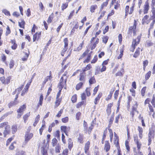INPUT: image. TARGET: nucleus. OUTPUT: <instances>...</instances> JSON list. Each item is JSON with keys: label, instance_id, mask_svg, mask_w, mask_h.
Wrapping results in <instances>:
<instances>
[{"label": "nucleus", "instance_id": "obj_1", "mask_svg": "<svg viewBox=\"0 0 155 155\" xmlns=\"http://www.w3.org/2000/svg\"><path fill=\"white\" fill-rule=\"evenodd\" d=\"M66 73V72H65L63 76L61 77L60 79L59 84L58 86V87H59V90L57 95L56 98H59L61 94V90L66 84L67 78Z\"/></svg>", "mask_w": 155, "mask_h": 155}, {"label": "nucleus", "instance_id": "obj_2", "mask_svg": "<svg viewBox=\"0 0 155 155\" xmlns=\"http://www.w3.org/2000/svg\"><path fill=\"white\" fill-rule=\"evenodd\" d=\"M3 127H5V129L4 130L3 134L4 137H5L10 133V126L8 124V122H5L0 124V130H2Z\"/></svg>", "mask_w": 155, "mask_h": 155}, {"label": "nucleus", "instance_id": "obj_3", "mask_svg": "<svg viewBox=\"0 0 155 155\" xmlns=\"http://www.w3.org/2000/svg\"><path fill=\"white\" fill-rule=\"evenodd\" d=\"M141 36H139L135 39H134L132 43L131 48L130 49V51L132 52H134L135 47L138 45L140 41Z\"/></svg>", "mask_w": 155, "mask_h": 155}, {"label": "nucleus", "instance_id": "obj_4", "mask_svg": "<svg viewBox=\"0 0 155 155\" xmlns=\"http://www.w3.org/2000/svg\"><path fill=\"white\" fill-rule=\"evenodd\" d=\"M33 136V134L32 133L27 132L25 134V142L27 143Z\"/></svg>", "mask_w": 155, "mask_h": 155}, {"label": "nucleus", "instance_id": "obj_5", "mask_svg": "<svg viewBox=\"0 0 155 155\" xmlns=\"http://www.w3.org/2000/svg\"><path fill=\"white\" fill-rule=\"evenodd\" d=\"M137 25L136 21V20L134 21V23L132 26L130 27L129 28V32L132 33L133 31V32L134 35H135L136 34V31H135Z\"/></svg>", "mask_w": 155, "mask_h": 155}, {"label": "nucleus", "instance_id": "obj_6", "mask_svg": "<svg viewBox=\"0 0 155 155\" xmlns=\"http://www.w3.org/2000/svg\"><path fill=\"white\" fill-rule=\"evenodd\" d=\"M150 20H153V24L155 23V8L153 7L151 11V12L150 14Z\"/></svg>", "mask_w": 155, "mask_h": 155}, {"label": "nucleus", "instance_id": "obj_7", "mask_svg": "<svg viewBox=\"0 0 155 155\" xmlns=\"http://www.w3.org/2000/svg\"><path fill=\"white\" fill-rule=\"evenodd\" d=\"M150 7L148 2H146L144 5L143 12L144 14H146L148 13L149 9Z\"/></svg>", "mask_w": 155, "mask_h": 155}, {"label": "nucleus", "instance_id": "obj_8", "mask_svg": "<svg viewBox=\"0 0 155 155\" xmlns=\"http://www.w3.org/2000/svg\"><path fill=\"white\" fill-rule=\"evenodd\" d=\"M150 18L149 19V16L148 15H145L142 19V24L147 23L148 24L150 22Z\"/></svg>", "mask_w": 155, "mask_h": 155}, {"label": "nucleus", "instance_id": "obj_9", "mask_svg": "<svg viewBox=\"0 0 155 155\" xmlns=\"http://www.w3.org/2000/svg\"><path fill=\"white\" fill-rule=\"evenodd\" d=\"M79 80L81 81V82H83L84 83L85 80V73L84 72H82L79 75Z\"/></svg>", "mask_w": 155, "mask_h": 155}, {"label": "nucleus", "instance_id": "obj_10", "mask_svg": "<svg viewBox=\"0 0 155 155\" xmlns=\"http://www.w3.org/2000/svg\"><path fill=\"white\" fill-rule=\"evenodd\" d=\"M64 46L63 49V51L66 52L68 49V40L67 38H65L64 39Z\"/></svg>", "mask_w": 155, "mask_h": 155}, {"label": "nucleus", "instance_id": "obj_11", "mask_svg": "<svg viewBox=\"0 0 155 155\" xmlns=\"http://www.w3.org/2000/svg\"><path fill=\"white\" fill-rule=\"evenodd\" d=\"M134 141L137 145V147L138 150H140L141 146L140 142H139L137 136L134 137Z\"/></svg>", "mask_w": 155, "mask_h": 155}, {"label": "nucleus", "instance_id": "obj_12", "mask_svg": "<svg viewBox=\"0 0 155 155\" xmlns=\"http://www.w3.org/2000/svg\"><path fill=\"white\" fill-rule=\"evenodd\" d=\"M61 130L64 133L68 132L70 130V127L65 126H62L61 127Z\"/></svg>", "mask_w": 155, "mask_h": 155}, {"label": "nucleus", "instance_id": "obj_13", "mask_svg": "<svg viewBox=\"0 0 155 155\" xmlns=\"http://www.w3.org/2000/svg\"><path fill=\"white\" fill-rule=\"evenodd\" d=\"M90 142L89 141H87L85 144L84 150V152L86 154L87 153V151L89 150L90 147Z\"/></svg>", "mask_w": 155, "mask_h": 155}, {"label": "nucleus", "instance_id": "obj_14", "mask_svg": "<svg viewBox=\"0 0 155 155\" xmlns=\"http://www.w3.org/2000/svg\"><path fill=\"white\" fill-rule=\"evenodd\" d=\"M153 138V136L152 135L151 132L150 131L148 134V145H149L151 143V139Z\"/></svg>", "mask_w": 155, "mask_h": 155}, {"label": "nucleus", "instance_id": "obj_15", "mask_svg": "<svg viewBox=\"0 0 155 155\" xmlns=\"http://www.w3.org/2000/svg\"><path fill=\"white\" fill-rule=\"evenodd\" d=\"M114 144L116 147H118V138L116 134L114 133Z\"/></svg>", "mask_w": 155, "mask_h": 155}, {"label": "nucleus", "instance_id": "obj_16", "mask_svg": "<svg viewBox=\"0 0 155 155\" xmlns=\"http://www.w3.org/2000/svg\"><path fill=\"white\" fill-rule=\"evenodd\" d=\"M137 130L139 132V136L140 138L141 139L143 137V129L142 128L140 127H138Z\"/></svg>", "mask_w": 155, "mask_h": 155}, {"label": "nucleus", "instance_id": "obj_17", "mask_svg": "<svg viewBox=\"0 0 155 155\" xmlns=\"http://www.w3.org/2000/svg\"><path fill=\"white\" fill-rule=\"evenodd\" d=\"M102 96V93H100L99 94L97 95V96L95 99L94 101V103L95 104H97L100 98Z\"/></svg>", "mask_w": 155, "mask_h": 155}, {"label": "nucleus", "instance_id": "obj_18", "mask_svg": "<svg viewBox=\"0 0 155 155\" xmlns=\"http://www.w3.org/2000/svg\"><path fill=\"white\" fill-rule=\"evenodd\" d=\"M25 22L24 20L22 19H21L20 21L18 22V25L21 28H25Z\"/></svg>", "mask_w": 155, "mask_h": 155}, {"label": "nucleus", "instance_id": "obj_19", "mask_svg": "<svg viewBox=\"0 0 155 155\" xmlns=\"http://www.w3.org/2000/svg\"><path fill=\"white\" fill-rule=\"evenodd\" d=\"M149 107L150 110L149 114L150 115H152L153 117L154 118V113L153 111V107L150 104L149 105Z\"/></svg>", "mask_w": 155, "mask_h": 155}, {"label": "nucleus", "instance_id": "obj_20", "mask_svg": "<svg viewBox=\"0 0 155 155\" xmlns=\"http://www.w3.org/2000/svg\"><path fill=\"white\" fill-rule=\"evenodd\" d=\"M97 8V6L96 5H93L91 6L90 11L91 13L94 12L95 10Z\"/></svg>", "mask_w": 155, "mask_h": 155}, {"label": "nucleus", "instance_id": "obj_21", "mask_svg": "<svg viewBox=\"0 0 155 155\" xmlns=\"http://www.w3.org/2000/svg\"><path fill=\"white\" fill-rule=\"evenodd\" d=\"M26 108V106L25 104L21 106L20 107L18 110L17 112L18 113H21L23 112L24 109Z\"/></svg>", "mask_w": 155, "mask_h": 155}, {"label": "nucleus", "instance_id": "obj_22", "mask_svg": "<svg viewBox=\"0 0 155 155\" xmlns=\"http://www.w3.org/2000/svg\"><path fill=\"white\" fill-rule=\"evenodd\" d=\"M110 148V146L109 143L106 142L105 143L104 149L106 152L108 151Z\"/></svg>", "mask_w": 155, "mask_h": 155}, {"label": "nucleus", "instance_id": "obj_23", "mask_svg": "<svg viewBox=\"0 0 155 155\" xmlns=\"http://www.w3.org/2000/svg\"><path fill=\"white\" fill-rule=\"evenodd\" d=\"M92 66L90 64H88L83 69V72L85 73L86 71L90 70Z\"/></svg>", "mask_w": 155, "mask_h": 155}, {"label": "nucleus", "instance_id": "obj_24", "mask_svg": "<svg viewBox=\"0 0 155 155\" xmlns=\"http://www.w3.org/2000/svg\"><path fill=\"white\" fill-rule=\"evenodd\" d=\"M84 41H83L80 44L78 48H75L74 49V50L75 51H80V50H81V49L82 48V46L84 45Z\"/></svg>", "mask_w": 155, "mask_h": 155}, {"label": "nucleus", "instance_id": "obj_25", "mask_svg": "<svg viewBox=\"0 0 155 155\" xmlns=\"http://www.w3.org/2000/svg\"><path fill=\"white\" fill-rule=\"evenodd\" d=\"M40 119V116L38 114L36 117L34 122L33 124V125L34 127L36 126L37 124L38 123Z\"/></svg>", "mask_w": 155, "mask_h": 155}, {"label": "nucleus", "instance_id": "obj_26", "mask_svg": "<svg viewBox=\"0 0 155 155\" xmlns=\"http://www.w3.org/2000/svg\"><path fill=\"white\" fill-rule=\"evenodd\" d=\"M133 106L132 110L133 111H136L137 107V103L136 101H134L133 102Z\"/></svg>", "mask_w": 155, "mask_h": 155}, {"label": "nucleus", "instance_id": "obj_27", "mask_svg": "<svg viewBox=\"0 0 155 155\" xmlns=\"http://www.w3.org/2000/svg\"><path fill=\"white\" fill-rule=\"evenodd\" d=\"M43 100V96L42 94L41 95L40 97L39 102L38 104V107H39V105L41 106L42 104V102Z\"/></svg>", "mask_w": 155, "mask_h": 155}, {"label": "nucleus", "instance_id": "obj_28", "mask_svg": "<svg viewBox=\"0 0 155 155\" xmlns=\"http://www.w3.org/2000/svg\"><path fill=\"white\" fill-rule=\"evenodd\" d=\"M140 48H138L136 50L134 54V57L135 58H137L140 54Z\"/></svg>", "mask_w": 155, "mask_h": 155}, {"label": "nucleus", "instance_id": "obj_29", "mask_svg": "<svg viewBox=\"0 0 155 155\" xmlns=\"http://www.w3.org/2000/svg\"><path fill=\"white\" fill-rule=\"evenodd\" d=\"M30 112L27 113L23 117V119L24 120V122L25 123H26V121L28 120V117L30 115Z\"/></svg>", "mask_w": 155, "mask_h": 155}, {"label": "nucleus", "instance_id": "obj_30", "mask_svg": "<svg viewBox=\"0 0 155 155\" xmlns=\"http://www.w3.org/2000/svg\"><path fill=\"white\" fill-rule=\"evenodd\" d=\"M83 84V82H80L78 84L76 87V89L77 90H79L82 87V85Z\"/></svg>", "mask_w": 155, "mask_h": 155}, {"label": "nucleus", "instance_id": "obj_31", "mask_svg": "<svg viewBox=\"0 0 155 155\" xmlns=\"http://www.w3.org/2000/svg\"><path fill=\"white\" fill-rule=\"evenodd\" d=\"M42 148L41 151L42 155H48L47 149L44 148V147Z\"/></svg>", "mask_w": 155, "mask_h": 155}, {"label": "nucleus", "instance_id": "obj_32", "mask_svg": "<svg viewBox=\"0 0 155 155\" xmlns=\"http://www.w3.org/2000/svg\"><path fill=\"white\" fill-rule=\"evenodd\" d=\"M25 54L24 57L22 58V60L23 61H27L29 56V54L26 52H24Z\"/></svg>", "mask_w": 155, "mask_h": 155}, {"label": "nucleus", "instance_id": "obj_33", "mask_svg": "<svg viewBox=\"0 0 155 155\" xmlns=\"http://www.w3.org/2000/svg\"><path fill=\"white\" fill-rule=\"evenodd\" d=\"M68 148L70 149L73 146V142L71 139H69L68 140Z\"/></svg>", "mask_w": 155, "mask_h": 155}, {"label": "nucleus", "instance_id": "obj_34", "mask_svg": "<svg viewBox=\"0 0 155 155\" xmlns=\"http://www.w3.org/2000/svg\"><path fill=\"white\" fill-rule=\"evenodd\" d=\"M77 100V96L75 94L73 96L71 97V100L73 103L76 102Z\"/></svg>", "mask_w": 155, "mask_h": 155}, {"label": "nucleus", "instance_id": "obj_35", "mask_svg": "<svg viewBox=\"0 0 155 155\" xmlns=\"http://www.w3.org/2000/svg\"><path fill=\"white\" fill-rule=\"evenodd\" d=\"M108 3V1L107 0L105 2H104L103 4L101 5V10H102L103 9L104 7H106L107 6Z\"/></svg>", "mask_w": 155, "mask_h": 155}, {"label": "nucleus", "instance_id": "obj_36", "mask_svg": "<svg viewBox=\"0 0 155 155\" xmlns=\"http://www.w3.org/2000/svg\"><path fill=\"white\" fill-rule=\"evenodd\" d=\"M83 125L84 127V130L85 131V132H87V123L85 121H84V124Z\"/></svg>", "mask_w": 155, "mask_h": 155}, {"label": "nucleus", "instance_id": "obj_37", "mask_svg": "<svg viewBox=\"0 0 155 155\" xmlns=\"http://www.w3.org/2000/svg\"><path fill=\"white\" fill-rule=\"evenodd\" d=\"M12 132L13 134H14L15 133V132L17 130V127L16 125H13L12 127Z\"/></svg>", "mask_w": 155, "mask_h": 155}, {"label": "nucleus", "instance_id": "obj_38", "mask_svg": "<svg viewBox=\"0 0 155 155\" xmlns=\"http://www.w3.org/2000/svg\"><path fill=\"white\" fill-rule=\"evenodd\" d=\"M151 73V71H149L146 74L145 76V79L146 80H148L150 76Z\"/></svg>", "mask_w": 155, "mask_h": 155}, {"label": "nucleus", "instance_id": "obj_39", "mask_svg": "<svg viewBox=\"0 0 155 155\" xmlns=\"http://www.w3.org/2000/svg\"><path fill=\"white\" fill-rule=\"evenodd\" d=\"M99 39L97 38L96 39V41L95 42V43L93 44V45L92 46L91 48V50H92L94 49L96 47V45L99 42Z\"/></svg>", "mask_w": 155, "mask_h": 155}, {"label": "nucleus", "instance_id": "obj_40", "mask_svg": "<svg viewBox=\"0 0 155 155\" xmlns=\"http://www.w3.org/2000/svg\"><path fill=\"white\" fill-rule=\"evenodd\" d=\"M45 124L44 123L42 124L41 127L39 129V133L40 135H41L42 134V132L43 131V130L45 128Z\"/></svg>", "mask_w": 155, "mask_h": 155}, {"label": "nucleus", "instance_id": "obj_41", "mask_svg": "<svg viewBox=\"0 0 155 155\" xmlns=\"http://www.w3.org/2000/svg\"><path fill=\"white\" fill-rule=\"evenodd\" d=\"M58 142V140L55 138H53L52 140V144L53 147L55 146Z\"/></svg>", "mask_w": 155, "mask_h": 155}, {"label": "nucleus", "instance_id": "obj_42", "mask_svg": "<svg viewBox=\"0 0 155 155\" xmlns=\"http://www.w3.org/2000/svg\"><path fill=\"white\" fill-rule=\"evenodd\" d=\"M61 147L59 145H57L55 148V151L56 153H59L60 152Z\"/></svg>", "mask_w": 155, "mask_h": 155}, {"label": "nucleus", "instance_id": "obj_43", "mask_svg": "<svg viewBox=\"0 0 155 155\" xmlns=\"http://www.w3.org/2000/svg\"><path fill=\"white\" fill-rule=\"evenodd\" d=\"M108 39V37L107 36H104L102 38V41L103 42L106 44Z\"/></svg>", "mask_w": 155, "mask_h": 155}, {"label": "nucleus", "instance_id": "obj_44", "mask_svg": "<svg viewBox=\"0 0 155 155\" xmlns=\"http://www.w3.org/2000/svg\"><path fill=\"white\" fill-rule=\"evenodd\" d=\"M68 6V2H66L65 3H63L62 4L61 6V9L62 11H63L64 9L66 8Z\"/></svg>", "mask_w": 155, "mask_h": 155}, {"label": "nucleus", "instance_id": "obj_45", "mask_svg": "<svg viewBox=\"0 0 155 155\" xmlns=\"http://www.w3.org/2000/svg\"><path fill=\"white\" fill-rule=\"evenodd\" d=\"M95 82L94 78L93 77L91 78L89 80V82L90 84H92Z\"/></svg>", "mask_w": 155, "mask_h": 155}, {"label": "nucleus", "instance_id": "obj_46", "mask_svg": "<svg viewBox=\"0 0 155 155\" xmlns=\"http://www.w3.org/2000/svg\"><path fill=\"white\" fill-rule=\"evenodd\" d=\"M93 122L92 123H91V126L89 127L88 129V133L89 134H90L92 130L94 128V125L93 124Z\"/></svg>", "mask_w": 155, "mask_h": 155}, {"label": "nucleus", "instance_id": "obj_47", "mask_svg": "<svg viewBox=\"0 0 155 155\" xmlns=\"http://www.w3.org/2000/svg\"><path fill=\"white\" fill-rule=\"evenodd\" d=\"M109 132L110 134V141L111 142H112V139H113V132L112 130L110 129H109Z\"/></svg>", "mask_w": 155, "mask_h": 155}, {"label": "nucleus", "instance_id": "obj_48", "mask_svg": "<svg viewBox=\"0 0 155 155\" xmlns=\"http://www.w3.org/2000/svg\"><path fill=\"white\" fill-rule=\"evenodd\" d=\"M61 99L59 98H56V101L55 102L56 105L57 107L60 104L61 102Z\"/></svg>", "mask_w": 155, "mask_h": 155}, {"label": "nucleus", "instance_id": "obj_49", "mask_svg": "<svg viewBox=\"0 0 155 155\" xmlns=\"http://www.w3.org/2000/svg\"><path fill=\"white\" fill-rule=\"evenodd\" d=\"M2 12L4 13V14L7 15H10V14L9 11H8L7 10L5 9H3L2 10Z\"/></svg>", "mask_w": 155, "mask_h": 155}, {"label": "nucleus", "instance_id": "obj_50", "mask_svg": "<svg viewBox=\"0 0 155 155\" xmlns=\"http://www.w3.org/2000/svg\"><path fill=\"white\" fill-rule=\"evenodd\" d=\"M84 101H81L78 103L76 105L77 108H79L82 105L84 104Z\"/></svg>", "mask_w": 155, "mask_h": 155}, {"label": "nucleus", "instance_id": "obj_51", "mask_svg": "<svg viewBox=\"0 0 155 155\" xmlns=\"http://www.w3.org/2000/svg\"><path fill=\"white\" fill-rule=\"evenodd\" d=\"M0 80L1 81L3 84H8V81L7 82L5 80V78L4 77L0 78Z\"/></svg>", "mask_w": 155, "mask_h": 155}, {"label": "nucleus", "instance_id": "obj_52", "mask_svg": "<svg viewBox=\"0 0 155 155\" xmlns=\"http://www.w3.org/2000/svg\"><path fill=\"white\" fill-rule=\"evenodd\" d=\"M146 87H143L141 91V94L143 96L144 95L145 93L146 92Z\"/></svg>", "mask_w": 155, "mask_h": 155}, {"label": "nucleus", "instance_id": "obj_53", "mask_svg": "<svg viewBox=\"0 0 155 155\" xmlns=\"http://www.w3.org/2000/svg\"><path fill=\"white\" fill-rule=\"evenodd\" d=\"M39 38L38 37V33H36L35 35H33V40L34 41H35V40L37 39H39Z\"/></svg>", "mask_w": 155, "mask_h": 155}, {"label": "nucleus", "instance_id": "obj_54", "mask_svg": "<svg viewBox=\"0 0 155 155\" xmlns=\"http://www.w3.org/2000/svg\"><path fill=\"white\" fill-rule=\"evenodd\" d=\"M97 55H95L94 56L93 59L91 61V63H94L97 61Z\"/></svg>", "mask_w": 155, "mask_h": 155}, {"label": "nucleus", "instance_id": "obj_55", "mask_svg": "<svg viewBox=\"0 0 155 155\" xmlns=\"http://www.w3.org/2000/svg\"><path fill=\"white\" fill-rule=\"evenodd\" d=\"M68 121V117H66L64 118H62V121L63 123H67V122Z\"/></svg>", "mask_w": 155, "mask_h": 155}, {"label": "nucleus", "instance_id": "obj_56", "mask_svg": "<svg viewBox=\"0 0 155 155\" xmlns=\"http://www.w3.org/2000/svg\"><path fill=\"white\" fill-rule=\"evenodd\" d=\"M53 19V15H50L48 18L47 22L48 23H51V22L52 20Z\"/></svg>", "mask_w": 155, "mask_h": 155}, {"label": "nucleus", "instance_id": "obj_57", "mask_svg": "<svg viewBox=\"0 0 155 155\" xmlns=\"http://www.w3.org/2000/svg\"><path fill=\"white\" fill-rule=\"evenodd\" d=\"M81 115V113L80 112H78L76 114V118L77 120H79L80 119V117Z\"/></svg>", "mask_w": 155, "mask_h": 155}, {"label": "nucleus", "instance_id": "obj_58", "mask_svg": "<svg viewBox=\"0 0 155 155\" xmlns=\"http://www.w3.org/2000/svg\"><path fill=\"white\" fill-rule=\"evenodd\" d=\"M129 6H127L125 8V16H127L129 12Z\"/></svg>", "mask_w": 155, "mask_h": 155}, {"label": "nucleus", "instance_id": "obj_59", "mask_svg": "<svg viewBox=\"0 0 155 155\" xmlns=\"http://www.w3.org/2000/svg\"><path fill=\"white\" fill-rule=\"evenodd\" d=\"M120 114H118L116 116L115 118V122L116 123L118 124V120L120 118Z\"/></svg>", "mask_w": 155, "mask_h": 155}, {"label": "nucleus", "instance_id": "obj_60", "mask_svg": "<svg viewBox=\"0 0 155 155\" xmlns=\"http://www.w3.org/2000/svg\"><path fill=\"white\" fill-rule=\"evenodd\" d=\"M6 29L7 30L6 32V35H8L11 33V31L8 26H7V28H6Z\"/></svg>", "mask_w": 155, "mask_h": 155}, {"label": "nucleus", "instance_id": "obj_61", "mask_svg": "<svg viewBox=\"0 0 155 155\" xmlns=\"http://www.w3.org/2000/svg\"><path fill=\"white\" fill-rule=\"evenodd\" d=\"M39 6L40 8V10L42 11L44 10V7L42 3L40 2L39 4Z\"/></svg>", "mask_w": 155, "mask_h": 155}, {"label": "nucleus", "instance_id": "obj_62", "mask_svg": "<svg viewBox=\"0 0 155 155\" xmlns=\"http://www.w3.org/2000/svg\"><path fill=\"white\" fill-rule=\"evenodd\" d=\"M130 91L131 92L132 95L134 97L135 95V91L133 88H132L130 90Z\"/></svg>", "mask_w": 155, "mask_h": 155}, {"label": "nucleus", "instance_id": "obj_63", "mask_svg": "<svg viewBox=\"0 0 155 155\" xmlns=\"http://www.w3.org/2000/svg\"><path fill=\"white\" fill-rule=\"evenodd\" d=\"M100 70V68L97 66V67H96L95 69V74H99V71Z\"/></svg>", "mask_w": 155, "mask_h": 155}, {"label": "nucleus", "instance_id": "obj_64", "mask_svg": "<svg viewBox=\"0 0 155 155\" xmlns=\"http://www.w3.org/2000/svg\"><path fill=\"white\" fill-rule=\"evenodd\" d=\"M155 98L154 96H153L152 100L151 101V103L153 106V107H155Z\"/></svg>", "mask_w": 155, "mask_h": 155}]
</instances>
